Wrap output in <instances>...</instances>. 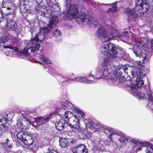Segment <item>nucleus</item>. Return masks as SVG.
I'll use <instances>...</instances> for the list:
<instances>
[{"label":"nucleus","mask_w":153,"mask_h":153,"mask_svg":"<svg viewBox=\"0 0 153 153\" xmlns=\"http://www.w3.org/2000/svg\"><path fill=\"white\" fill-rule=\"evenodd\" d=\"M111 62L108 57L104 59L103 65L101 68L95 72V75L88 74L86 75V78H91L93 79H99L101 78L107 80L110 84L111 82L116 84L123 83V85L127 88L129 93L134 96V82L133 78L128 80H125V77L122 74H125V75H128V66L123 65L116 68L112 74V69L111 67Z\"/></svg>","instance_id":"1"},{"label":"nucleus","mask_w":153,"mask_h":153,"mask_svg":"<svg viewBox=\"0 0 153 153\" xmlns=\"http://www.w3.org/2000/svg\"><path fill=\"white\" fill-rule=\"evenodd\" d=\"M129 33L128 31L124 30L123 32L117 33L115 36L109 32L106 33L104 28L100 27L97 29L96 34L102 42H106L110 39H113V40L116 39L118 41L120 40L126 42V41L129 39Z\"/></svg>","instance_id":"2"},{"label":"nucleus","mask_w":153,"mask_h":153,"mask_svg":"<svg viewBox=\"0 0 153 153\" xmlns=\"http://www.w3.org/2000/svg\"><path fill=\"white\" fill-rule=\"evenodd\" d=\"M101 53L104 55H109L111 57L116 56L124 59L128 56V54L124 51L123 48L118 47L112 43L108 42L103 45L100 48Z\"/></svg>","instance_id":"3"},{"label":"nucleus","mask_w":153,"mask_h":153,"mask_svg":"<svg viewBox=\"0 0 153 153\" xmlns=\"http://www.w3.org/2000/svg\"><path fill=\"white\" fill-rule=\"evenodd\" d=\"M142 44L140 43H137L136 45L137 46V49L138 50L137 51L134 52L136 57L137 59H140L139 61L136 62L137 64V67L138 68L137 71L136 76V79H143V78L146 76V74L144 73L143 70V65L142 64H144L146 61V54L141 51V50L140 47L141 46Z\"/></svg>","instance_id":"4"},{"label":"nucleus","mask_w":153,"mask_h":153,"mask_svg":"<svg viewBox=\"0 0 153 153\" xmlns=\"http://www.w3.org/2000/svg\"><path fill=\"white\" fill-rule=\"evenodd\" d=\"M100 131L106 134L108 133L107 131L110 132L108 137L111 142L115 144L116 143H115L114 140H118V136L124 137L125 136V134L124 133L120 131H114L113 128L107 126H102Z\"/></svg>","instance_id":"5"},{"label":"nucleus","mask_w":153,"mask_h":153,"mask_svg":"<svg viewBox=\"0 0 153 153\" xmlns=\"http://www.w3.org/2000/svg\"><path fill=\"white\" fill-rule=\"evenodd\" d=\"M32 45L29 48H25L19 52L18 56L21 58H24L25 59L29 58L30 56L29 53H35L37 51L40 47V45L38 42H33L31 43Z\"/></svg>","instance_id":"6"},{"label":"nucleus","mask_w":153,"mask_h":153,"mask_svg":"<svg viewBox=\"0 0 153 153\" xmlns=\"http://www.w3.org/2000/svg\"><path fill=\"white\" fill-rule=\"evenodd\" d=\"M76 21L78 23L82 22L85 24H93L95 26L98 24V20L95 18L86 14L84 13H81L77 17Z\"/></svg>","instance_id":"7"},{"label":"nucleus","mask_w":153,"mask_h":153,"mask_svg":"<svg viewBox=\"0 0 153 153\" xmlns=\"http://www.w3.org/2000/svg\"><path fill=\"white\" fill-rule=\"evenodd\" d=\"M62 116V118L66 121H68V123L69 121H73L72 124H69V126L70 127L75 129H79V119L71 111H66Z\"/></svg>","instance_id":"8"},{"label":"nucleus","mask_w":153,"mask_h":153,"mask_svg":"<svg viewBox=\"0 0 153 153\" xmlns=\"http://www.w3.org/2000/svg\"><path fill=\"white\" fill-rule=\"evenodd\" d=\"M17 138L25 145L29 146L32 145L34 142L32 137L23 130L19 131L16 134Z\"/></svg>","instance_id":"9"},{"label":"nucleus","mask_w":153,"mask_h":153,"mask_svg":"<svg viewBox=\"0 0 153 153\" xmlns=\"http://www.w3.org/2000/svg\"><path fill=\"white\" fill-rule=\"evenodd\" d=\"M149 2L148 0H136L134 10H137L136 14L139 13L141 15H143L146 12L150 6Z\"/></svg>","instance_id":"10"},{"label":"nucleus","mask_w":153,"mask_h":153,"mask_svg":"<svg viewBox=\"0 0 153 153\" xmlns=\"http://www.w3.org/2000/svg\"><path fill=\"white\" fill-rule=\"evenodd\" d=\"M52 8L53 9L52 10H47L45 8H42V10L41 12V15L44 17L48 19H52V16H56L57 18V16L56 15H53V12L54 11L58 12L59 10V7L58 4H54L52 6Z\"/></svg>","instance_id":"11"},{"label":"nucleus","mask_w":153,"mask_h":153,"mask_svg":"<svg viewBox=\"0 0 153 153\" xmlns=\"http://www.w3.org/2000/svg\"><path fill=\"white\" fill-rule=\"evenodd\" d=\"M7 37L6 36H4L0 38V47L1 48L11 49V51H9L10 54V53H17L18 51V48L11 46L10 43L7 41Z\"/></svg>","instance_id":"12"},{"label":"nucleus","mask_w":153,"mask_h":153,"mask_svg":"<svg viewBox=\"0 0 153 153\" xmlns=\"http://www.w3.org/2000/svg\"><path fill=\"white\" fill-rule=\"evenodd\" d=\"M7 37L6 36H4L0 38V47L1 48L11 49V51H9L10 54V53H17L18 51V48L11 46L10 43L7 41Z\"/></svg>","instance_id":"13"},{"label":"nucleus","mask_w":153,"mask_h":153,"mask_svg":"<svg viewBox=\"0 0 153 153\" xmlns=\"http://www.w3.org/2000/svg\"><path fill=\"white\" fill-rule=\"evenodd\" d=\"M59 19L56 16H52V19L49 21V24L47 25L44 27L43 28H41L40 32L41 33H43L45 35L48 33L50 30L53 27V26L58 23Z\"/></svg>","instance_id":"14"},{"label":"nucleus","mask_w":153,"mask_h":153,"mask_svg":"<svg viewBox=\"0 0 153 153\" xmlns=\"http://www.w3.org/2000/svg\"><path fill=\"white\" fill-rule=\"evenodd\" d=\"M8 115L10 114H5L0 117V128H3L5 132H7L8 130L9 124L8 122L12 118H10Z\"/></svg>","instance_id":"15"},{"label":"nucleus","mask_w":153,"mask_h":153,"mask_svg":"<svg viewBox=\"0 0 153 153\" xmlns=\"http://www.w3.org/2000/svg\"><path fill=\"white\" fill-rule=\"evenodd\" d=\"M85 125L86 128L90 130L92 132H95L98 129L101 132L100 129L102 126L100 125L99 123H95L90 120H86Z\"/></svg>","instance_id":"16"},{"label":"nucleus","mask_w":153,"mask_h":153,"mask_svg":"<svg viewBox=\"0 0 153 153\" xmlns=\"http://www.w3.org/2000/svg\"><path fill=\"white\" fill-rule=\"evenodd\" d=\"M14 16L11 15L8 16L6 19L7 28V30L11 31H15L17 29V25L13 20Z\"/></svg>","instance_id":"17"},{"label":"nucleus","mask_w":153,"mask_h":153,"mask_svg":"<svg viewBox=\"0 0 153 153\" xmlns=\"http://www.w3.org/2000/svg\"><path fill=\"white\" fill-rule=\"evenodd\" d=\"M146 87L145 90L150 100L149 102V104L148 105L150 108L153 107V91L152 87L150 85L144 86V88Z\"/></svg>","instance_id":"18"},{"label":"nucleus","mask_w":153,"mask_h":153,"mask_svg":"<svg viewBox=\"0 0 153 153\" xmlns=\"http://www.w3.org/2000/svg\"><path fill=\"white\" fill-rule=\"evenodd\" d=\"M146 87L145 90L150 100L149 102V104L148 105L150 108L153 107V91L152 87L150 85L144 86V88Z\"/></svg>","instance_id":"19"},{"label":"nucleus","mask_w":153,"mask_h":153,"mask_svg":"<svg viewBox=\"0 0 153 153\" xmlns=\"http://www.w3.org/2000/svg\"><path fill=\"white\" fill-rule=\"evenodd\" d=\"M73 153H88V149L86 146L84 144H80L76 147L71 149Z\"/></svg>","instance_id":"20"},{"label":"nucleus","mask_w":153,"mask_h":153,"mask_svg":"<svg viewBox=\"0 0 153 153\" xmlns=\"http://www.w3.org/2000/svg\"><path fill=\"white\" fill-rule=\"evenodd\" d=\"M68 125L69 126V124L68 123V121H66L63 118L58 122H56L55 124L56 128L59 130H61L65 128Z\"/></svg>","instance_id":"21"},{"label":"nucleus","mask_w":153,"mask_h":153,"mask_svg":"<svg viewBox=\"0 0 153 153\" xmlns=\"http://www.w3.org/2000/svg\"><path fill=\"white\" fill-rule=\"evenodd\" d=\"M76 142L75 140H74L72 138H71L70 140L67 139L65 138H60L59 140V146L62 147H65L66 146L68 145L69 144H73Z\"/></svg>","instance_id":"22"},{"label":"nucleus","mask_w":153,"mask_h":153,"mask_svg":"<svg viewBox=\"0 0 153 153\" xmlns=\"http://www.w3.org/2000/svg\"><path fill=\"white\" fill-rule=\"evenodd\" d=\"M67 13L69 15L74 16L77 14V9L74 4H70L67 6Z\"/></svg>","instance_id":"23"},{"label":"nucleus","mask_w":153,"mask_h":153,"mask_svg":"<svg viewBox=\"0 0 153 153\" xmlns=\"http://www.w3.org/2000/svg\"><path fill=\"white\" fill-rule=\"evenodd\" d=\"M12 4L10 0H3L2 3V7L6 8L7 10H10V12L12 13L13 11Z\"/></svg>","instance_id":"24"},{"label":"nucleus","mask_w":153,"mask_h":153,"mask_svg":"<svg viewBox=\"0 0 153 153\" xmlns=\"http://www.w3.org/2000/svg\"><path fill=\"white\" fill-rule=\"evenodd\" d=\"M42 8L40 5L37 4L36 6L35 5L31 8H28V10H30V12L32 13V14L36 15L39 12L40 13L41 12Z\"/></svg>","instance_id":"25"},{"label":"nucleus","mask_w":153,"mask_h":153,"mask_svg":"<svg viewBox=\"0 0 153 153\" xmlns=\"http://www.w3.org/2000/svg\"><path fill=\"white\" fill-rule=\"evenodd\" d=\"M62 107L65 110L74 109L73 105L71 103L67 101H65V102H62Z\"/></svg>","instance_id":"26"},{"label":"nucleus","mask_w":153,"mask_h":153,"mask_svg":"<svg viewBox=\"0 0 153 153\" xmlns=\"http://www.w3.org/2000/svg\"><path fill=\"white\" fill-rule=\"evenodd\" d=\"M2 145L6 149L7 151L9 152L10 149L12 148L13 146L12 141L8 139H7L3 143Z\"/></svg>","instance_id":"27"},{"label":"nucleus","mask_w":153,"mask_h":153,"mask_svg":"<svg viewBox=\"0 0 153 153\" xmlns=\"http://www.w3.org/2000/svg\"><path fill=\"white\" fill-rule=\"evenodd\" d=\"M124 12L128 17L133 19H134V8L130 9L127 8L124 10Z\"/></svg>","instance_id":"28"},{"label":"nucleus","mask_w":153,"mask_h":153,"mask_svg":"<svg viewBox=\"0 0 153 153\" xmlns=\"http://www.w3.org/2000/svg\"><path fill=\"white\" fill-rule=\"evenodd\" d=\"M23 3L26 4L27 6H28L29 8H31L36 5L37 3L36 0H24Z\"/></svg>","instance_id":"29"},{"label":"nucleus","mask_w":153,"mask_h":153,"mask_svg":"<svg viewBox=\"0 0 153 153\" xmlns=\"http://www.w3.org/2000/svg\"><path fill=\"white\" fill-rule=\"evenodd\" d=\"M53 75L56 77L57 80L59 82L64 83L67 82L69 80V79L66 77H63L56 74H54V75Z\"/></svg>","instance_id":"30"},{"label":"nucleus","mask_w":153,"mask_h":153,"mask_svg":"<svg viewBox=\"0 0 153 153\" xmlns=\"http://www.w3.org/2000/svg\"><path fill=\"white\" fill-rule=\"evenodd\" d=\"M134 83V89H137L142 86L144 84L143 79H136Z\"/></svg>","instance_id":"31"},{"label":"nucleus","mask_w":153,"mask_h":153,"mask_svg":"<svg viewBox=\"0 0 153 153\" xmlns=\"http://www.w3.org/2000/svg\"><path fill=\"white\" fill-rule=\"evenodd\" d=\"M33 120H34L33 121V122L36 123L38 125L46 123L45 121L43 120V117H39L36 118H33Z\"/></svg>","instance_id":"32"},{"label":"nucleus","mask_w":153,"mask_h":153,"mask_svg":"<svg viewBox=\"0 0 153 153\" xmlns=\"http://www.w3.org/2000/svg\"><path fill=\"white\" fill-rule=\"evenodd\" d=\"M121 137L119 138L118 137V141L122 143H126V142H131L133 144H134V140L132 139L130 140L129 139H126L124 138V137H122L120 136Z\"/></svg>","instance_id":"33"},{"label":"nucleus","mask_w":153,"mask_h":153,"mask_svg":"<svg viewBox=\"0 0 153 153\" xmlns=\"http://www.w3.org/2000/svg\"><path fill=\"white\" fill-rule=\"evenodd\" d=\"M40 59L41 61L45 62L46 64H51V61L43 55H41L40 57Z\"/></svg>","instance_id":"34"},{"label":"nucleus","mask_w":153,"mask_h":153,"mask_svg":"<svg viewBox=\"0 0 153 153\" xmlns=\"http://www.w3.org/2000/svg\"><path fill=\"white\" fill-rule=\"evenodd\" d=\"M26 5L23 3V1L21 2L20 3V8L21 12L25 13L27 12V10Z\"/></svg>","instance_id":"35"},{"label":"nucleus","mask_w":153,"mask_h":153,"mask_svg":"<svg viewBox=\"0 0 153 153\" xmlns=\"http://www.w3.org/2000/svg\"><path fill=\"white\" fill-rule=\"evenodd\" d=\"M143 143L142 142H139L138 140H136L134 139V145H136L138 146H141L140 147H139L137 149L136 151V153H137L138 151H139L142 150L141 147H143ZM135 147V146H134V147Z\"/></svg>","instance_id":"36"},{"label":"nucleus","mask_w":153,"mask_h":153,"mask_svg":"<svg viewBox=\"0 0 153 153\" xmlns=\"http://www.w3.org/2000/svg\"><path fill=\"white\" fill-rule=\"evenodd\" d=\"M145 148L146 153H153V146H147Z\"/></svg>","instance_id":"37"},{"label":"nucleus","mask_w":153,"mask_h":153,"mask_svg":"<svg viewBox=\"0 0 153 153\" xmlns=\"http://www.w3.org/2000/svg\"><path fill=\"white\" fill-rule=\"evenodd\" d=\"M135 97L138 99L144 100L146 98L144 94L141 92L137 93L136 94Z\"/></svg>","instance_id":"38"},{"label":"nucleus","mask_w":153,"mask_h":153,"mask_svg":"<svg viewBox=\"0 0 153 153\" xmlns=\"http://www.w3.org/2000/svg\"><path fill=\"white\" fill-rule=\"evenodd\" d=\"M25 124H24V121L23 122L22 121H20L19 123H17L18 126L20 128L26 129H27L28 127L27 126L25 125Z\"/></svg>","instance_id":"39"},{"label":"nucleus","mask_w":153,"mask_h":153,"mask_svg":"<svg viewBox=\"0 0 153 153\" xmlns=\"http://www.w3.org/2000/svg\"><path fill=\"white\" fill-rule=\"evenodd\" d=\"M61 34V32L58 29H56L53 32V36L54 37H57Z\"/></svg>","instance_id":"40"},{"label":"nucleus","mask_w":153,"mask_h":153,"mask_svg":"<svg viewBox=\"0 0 153 153\" xmlns=\"http://www.w3.org/2000/svg\"><path fill=\"white\" fill-rule=\"evenodd\" d=\"M36 114V112L35 111H33V112H31L29 114L27 115V116L28 117H29L30 118V120H30L31 122H33V118H36L33 116H35V115Z\"/></svg>","instance_id":"41"},{"label":"nucleus","mask_w":153,"mask_h":153,"mask_svg":"<svg viewBox=\"0 0 153 153\" xmlns=\"http://www.w3.org/2000/svg\"><path fill=\"white\" fill-rule=\"evenodd\" d=\"M74 109L79 114L81 115L82 117H84L85 116V113L79 108L77 107H75Z\"/></svg>","instance_id":"42"},{"label":"nucleus","mask_w":153,"mask_h":153,"mask_svg":"<svg viewBox=\"0 0 153 153\" xmlns=\"http://www.w3.org/2000/svg\"><path fill=\"white\" fill-rule=\"evenodd\" d=\"M76 80L78 82H84L86 78L83 77L78 76L75 78Z\"/></svg>","instance_id":"43"},{"label":"nucleus","mask_w":153,"mask_h":153,"mask_svg":"<svg viewBox=\"0 0 153 153\" xmlns=\"http://www.w3.org/2000/svg\"><path fill=\"white\" fill-rule=\"evenodd\" d=\"M53 113L50 114L47 117H43V119L46 122H47L49 120V119L53 115Z\"/></svg>","instance_id":"44"},{"label":"nucleus","mask_w":153,"mask_h":153,"mask_svg":"<svg viewBox=\"0 0 153 153\" xmlns=\"http://www.w3.org/2000/svg\"><path fill=\"white\" fill-rule=\"evenodd\" d=\"M117 10H116L113 8H110L106 12L108 13H114L115 12H117Z\"/></svg>","instance_id":"45"},{"label":"nucleus","mask_w":153,"mask_h":153,"mask_svg":"<svg viewBox=\"0 0 153 153\" xmlns=\"http://www.w3.org/2000/svg\"><path fill=\"white\" fill-rule=\"evenodd\" d=\"M90 78V79L91 80H90L88 79H86V80H85V82H84V83H86L87 84H93L94 82L93 80H94L91 78Z\"/></svg>","instance_id":"46"},{"label":"nucleus","mask_w":153,"mask_h":153,"mask_svg":"<svg viewBox=\"0 0 153 153\" xmlns=\"http://www.w3.org/2000/svg\"><path fill=\"white\" fill-rule=\"evenodd\" d=\"M30 122H31L30 121V120H29L26 119H25V118L24 119V124H26L27 125L26 126H27V127L29 125H30V124H31Z\"/></svg>","instance_id":"47"},{"label":"nucleus","mask_w":153,"mask_h":153,"mask_svg":"<svg viewBox=\"0 0 153 153\" xmlns=\"http://www.w3.org/2000/svg\"><path fill=\"white\" fill-rule=\"evenodd\" d=\"M119 1H117L113 3L112 5V7L115 10H117V3Z\"/></svg>","instance_id":"48"},{"label":"nucleus","mask_w":153,"mask_h":153,"mask_svg":"<svg viewBox=\"0 0 153 153\" xmlns=\"http://www.w3.org/2000/svg\"><path fill=\"white\" fill-rule=\"evenodd\" d=\"M43 0H36V1L37 3V4H39L40 3H41ZM45 2L48 4L50 2V0H44Z\"/></svg>","instance_id":"49"},{"label":"nucleus","mask_w":153,"mask_h":153,"mask_svg":"<svg viewBox=\"0 0 153 153\" xmlns=\"http://www.w3.org/2000/svg\"><path fill=\"white\" fill-rule=\"evenodd\" d=\"M3 13L2 11H0V22H2L4 19V16L2 14Z\"/></svg>","instance_id":"50"},{"label":"nucleus","mask_w":153,"mask_h":153,"mask_svg":"<svg viewBox=\"0 0 153 153\" xmlns=\"http://www.w3.org/2000/svg\"><path fill=\"white\" fill-rule=\"evenodd\" d=\"M32 42H35L36 41L37 42H38V36L37 35H36L33 38L32 37Z\"/></svg>","instance_id":"51"},{"label":"nucleus","mask_w":153,"mask_h":153,"mask_svg":"<svg viewBox=\"0 0 153 153\" xmlns=\"http://www.w3.org/2000/svg\"><path fill=\"white\" fill-rule=\"evenodd\" d=\"M128 5L131 6L133 4V0H126Z\"/></svg>","instance_id":"52"},{"label":"nucleus","mask_w":153,"mask_h":153,"mask_svg":"<svg viewBox=\"0 0 153 153\" xmlns=\"http://www.w3.org/2000/svg\"><path fill=\"white\" fill-rule=\"evenodd\" d=\"M48 153H59L57 151L54 150H49Z\"/></svg>","instance_id":"53"},{"label":"nucleus","mask_w":153,"mask_h":153,"mask_svg":"<svg viewBox=\"0 0 153 153\" xmlns=\"http://www.w3.org/2000/svg\"><path fill=\"white\" fill-rule=\"evenodd\" d=\"M150 43L151 44V49L152 50H153V39L151 40L150 41Z\"/></svg>","instance_id":"54"},{"label":"nucleus","mask_w":153,"mask_h":153,"mask_svg":"<svg viewBox=\"0 0 153 153\" xmlns=\"http://www.w3.org/2000/svg\"><path fill=\"white\" fill-rule=\"evenodd\" d=\"M100 143L102 146H103L104 145V142L102 140H101L100 141Z\"/></svg>","instance_id":"55"},{"label":"nucleus","mask_w":153,"mask_h":153,"mask_svg":"<svg viewBox=\"0 0 153 153\" xmlns=\"http://www.w3.org/2000/svg\"><path fill=\"white\" fill-rule=\"evenodd\" d=\"M43 67L44 69L46 70L47 71H49L48 68L47 67L44 66H43Z\"/></svg>","instance_id":"56"},{"label":"nucleus","mask_w":153,"mask_h":153,"mask_svg":"<svg viewBox=\"0 0 153 153\" xmlns=\"http://www.w3.org/2000/svg\"><path fill=\"white\" fill-rule=\"evenodd\" d=\"M35 63H39L40 64H42V63L38 61V60H36L35 61Z\"/></svg>","instance_id":"57"},{"label":"nucleus","mask_w":153,"mask_h":153,"mask_svg":"<svg viewBox=\"0 0 153 153\" xmlns=\"http://www.w3.org/2000/svg\"><path fill=\"white\" fill-rule=\"evenodd\" d=\"M102 4L103 5H105L106 6H111V4Z\"/></svg>","instance_id":"58"},{"label":"nucleus","mask_w":153,"mask_h":153,"mask_svg":"<svg viewBox=\"0 0 153 153\" xmlns=\"http://www.w3.org/2000/svg\"><path fill=\"white\" fill-rule=\"evenodd\" d=\"M131 75H132V76L133 77H134V73L133 72V71H131Z\"/></svg>","instance_id":"59"},{"label":"nucleus","mask_w":153,"mask_h":153,"mask_svg":"<svg viewBox=\"0 0 153 153\" xmlns=\"http://www.w3.org/2000/svg\"><path fill=\"white\" fill-rule=\"evenodd\" d=\"M150 108L151 109H152L153 110V107H150Z\"/></svg>","instance_id":"60"},{"label":"nucleus","mask_w":153,"mask_h":153,"mask_svg":"<svg viewBox=\"0 0 153 153\" xmlns=\"http://www.w3.org/2000/svg\"><path fill=\"white\" fill-rule=\"evenodd\" d=\"M69 27L70 28H71V27H72V26H69Z\"/></svg>","instance_id":"61"},{"label":"nucleus","mask_w":153,"mask_h":153,"mask_svg":"<svg viewBox=\"0 0 153 153\" xmlns=\"http://www.w3.org/2000/svg\"><path fill=\"white\" fill-rule=\"evenodd\" d=\"M132 50H133V52H134V48H133V47H132Z\"/></svg>","instance_id":"62"},{"label":"nucleus","mask_w":153,"mask_h":153,"mask_svg":"<svg viewBox=\"0 0 153 153\" xmlns=\"http://www.w3.org/2000/svg\"><path fill=\"white\" fill-rule=\"evenodd\" d=\"M128 76H129V77H131V76H129V75H128Z\"/></svg>","instance_id":"63"},{"label":"nucleus","mask_w":153,"mask_h":153,"mask_svg":"<svg viewBox=\"0 0 153 153\" xmlns=\"http://www.w3.org/2000/svg\"><path fill=\"white\" fill-rule=\"evenodd\" d=\"M0 11H1V10H0Z\"/></svg>","instance_id":"64"}]
</instances>
